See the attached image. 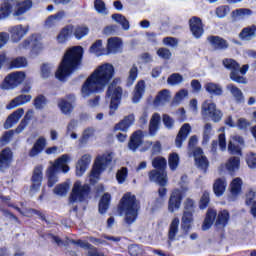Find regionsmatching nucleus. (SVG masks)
I'll list each match as a JSON object with an SVG mask.
<instances>
[{"mask_svg":"<svg viewBox=\"0 0 256 256\" xmlns=\"http://www.w3.org/2000/svg\"><path fill=\"white\" fill-rule=\"evenodd\" d=\"M73 35L75 39L80 41V39H83V37H86V35H89V27L85 25H77L73 31Z\"/></svg>","mask_w":256,"mask_h":256,"instance_id":"46","label":"nucleus"},{"mask_svg":"<svg viewBox=\"0 0 256 256\" xmlns=\"http://www.w3.org/2000/svg\"><path fill=\"white\" fill-rule=\"evenodd\" d=\"M243 187V180L241 178H234L230 183V193L231 195L237 196L241 193V189Z\"/></svg>","mask_w":256,"mask_h":256,"instance_id":"45","label":"nucleus"},{"mask_svg":"<svg viewBox=\"0 0 256 256\" xmlns=\"http://www.w3.org/2000/svg\"><path fill=\"white\" fill-rule=\"evenodd\" d=\"M171 100V95L169 94V90L164 89L158 92L154 99V104L155 105H161L163 103H169Z\"/></svg>","mask_w":256,"mask_h":256,"instance_id":"43","label":"nucleus"},{"mask_svg":"<svg viewBox=\"0 0 256 256\" xmlns=\"http://www.w3.org/2000/svg\"><path fill=\"white\" fill-rule=\"evenodd\" d=\"M167 83L168 85H179V83H183V75L173 73L168 77Z\"/></svg>","mask_w":256,"mask_h":256,"instance_id":"62","label":"nucleus"},{"mask_svg":"<svg viewBox=\"0 0 256 256\" xmlns=\"http://www.w3.org/2000/svg\"><path fill=\"white\" fill-rule=\"evenodd\" d=\"M152 167H154V169L148 173V177L149 181L161 186L158 189L159 198L156 199V203H161L165 201V197H167V188H165L167 185V159L155 157L152 160Z\"/></svg>","mask_w":256,"mask_h":256,"instance_id":"3","label":"nucleus"},{"mask_svg":"<svg viewBox=\"0 0 256 256\" xmlns=\"http://www.w3.org/2000/svg\"><path fill=\"white\" fill-rule=\"evenodd\" d=\"M215 221H217V210L215 208H208L202 223V231H209Z\"/></svg>","mask_w":256,"mask_h":256,"instance_id":"24","label":"nucleus"},{"mask_svg":"<svg viewBox=\"0 0 256 256\" xmlns=\"http://www.w3.org/2000/svg\"><path fill=\"white\" fill-rule=\"evenodd\" d=\"M89 195H91V186L89 184L82 185L81 181L77 180L70 194V202L76 203V201H80V203H83Z\"/></svg>","mask_w":256,"mask_h":256,"instance_id":"10","label":"nucleus"},{"mask_svg":"<svg viewBox=\"0 0 256 256\" xmlns=\"http://www.w3.org/2000/svg\"><path fill=\"white\" fill-rule=\"evenodd\" d=\"M222 63L225 69H228V71H231L230 72L231 81H234L235 83H240L242 85H246L247 78L239 75L240 64L235 59L225 58L222 61Z\"/></svg>","mask_w":256,"mask_h":256,"instance_id":"11","label":"nucleus"},{"mask_svg":"<svg viewBox=\"0 0 256 256\" xmlns=\"http://www.w3.org/2000/svg\"><path fill=\"white\" fill-rule=\"evenodd\" d=\"M103 47V40H96L91 46H90V53H94V55H102V49Z\"/></svg>","mask_w":256,"mask_h":256,"instance_id":"60","label":"nucleus"},{"mask_svg":"<svg viewBox=\"0 0 256 256\" xmlns=\"http://www.w3.org/2000/svg\"><path fill=\"white\" fill-rule=\"evenodd\" d=\"M47 103V97H45V95L43 94H39L38 96H36L33 101V105L37 111H43Z\"/></svg>","mask_w":256,"mask_h":256,"instance_id":"47","label":"nucleus"},{"mask_svg":"<svg viewBox=\"0 0 256 256\" xmlns=\"http://www.w3.org/2000/svg\"><path fill=\"white\" fill-rule=\"evenodd\" d=\"M140 209L141 203L138 201L137 196L131 192H126L118 204V211L125 214L124 221L127 225H133L137 221Z\"/></svg>","mask_w":256,"mask_h":256,"instance_id":"5","label":"nucleus"},{"mask_svg":"<svg viewBox=\"0 0 256 256\" xmlns=\"http://www.w3.org/2000/svg\"><path fill=\"white\" fill-rule=\"evenodd\" d=\"M119 83H121V78H114L112 82L108 85L106 91V97L110 99V116L115 115V112L117 111V109H119V106L121 105V99H123V88L121 86H117Z\"/></svg>","mask_w":256,"mask_h":256,"instance_id":"7","label":"nucleus"},{"mask_svg":"<svg viewBox=\"0 0 256 256\" xmlns=\"http://www.w3.org/2000/svg\"><path fill=\"white\" fill-rule=\"evenodd\" d=\"M27 67V59L25 57H17L10 62V69H21Z\"/></svg>","mask_w":256,"mask_h":256,"instance_id":"56","label":"nucleus"},{"mask_svg":"<svg viewBox=\"0 0 256 256\" xmlns=\"http://www.w3.org/2000/svg\"><path fill=\"white\" fill-rule=\"evenodd\" d=\"M135 89L136 91L134 93L133 101L134 103H137V101H139V99H141V97H143V95L145 94V81L144 80L138 81Z\"/></svg>","mask_w":256,"mask_h":256,"instance_id":"49","label":"nucleus"},{"mask_svg":"<svg viewBox=\"0 0 256 256\" xmlns=\"http://www.w3.org/2000/svg\"><path fill=\"white\" fill-rule=\"evenodd\" d=\"M181 203H183V191L179 188L172 190L168 200L169 213H175L181 209Z\"/></svg>","mask_w":256,"mask_h":256,"instance_id":"15","label":"nucleus"},{"mask_svg":"<svg viewBox=\"0 0 256 256\" xmlns=\"http://www.w3.org/2000/svg\"><path fill=\"white\" fill-rule=\"evenodd\" d=\"M72 245H78L82 249H88V256H105L103 253H99V250L95 246L91 245L89 242H84L83 240H70Z\"/></svg>","mask_w":256,"mask_h":256,"instance_id":"29","label":"nucleus"},{"mask_svg":"<svg viewBox=\"0 0 256 256\" xmlns=\"http://www.w3.org/2000/svg\"><path fill=\"white\" fill-rule=\"evenodd\" d=\"M211 131H213V126L211 123H206L204 125V131H203V145H207V142L211 139Z\"/></svg>","mask_w":256,"mask_h":256,"instance_id":"61","label":"nucleus"},{"mask_svg":"<svg viewBox=\"0 0 256 256\" xmlns=\"http://www.w3.org/2000/svg\"><path fill=\"white\" fill-rule=\"evenodd\" d=\"M195 200L187 198L184 202V211L181 219V229L184 231V235H189V231L193 228V221L195 218Z\"/></svg>","mask_w":256,"mask_h":256,"instance_id":"8","label":"nucleus"},{"mask_svg":"<svg viewBox=\"0 0 256 256\" xmlns=\"http://www.w3.org/2000/svg\"><path fill=\"white\" fill-rule=\"evenodd\" d=\"M13 150L11 148L6 147L0 151V171L5 173L11 165H13Z\"/></svg>","mask_w":256,"mask_h":256,"instance_id":"17","label":"nucleus"},{"mask_svg":"<svg viewBox=\"0 0 256 256\" xmlns=\"http://www.w3.org/2000/svg\"><path fill=\"white\" fill-rule=\"evenodd\" d=\"M84 54L85 50L82 46H72L68 48L55 72L56 79H58V81H65L67 77H71L72 73L79 71L81 65H83Z\"/></svg>","mask_w":256,"mask_h":256,"instance_id":"2","label":"nucleus"},{"mask_svg":"<svg viewBox=\"0 0 256 256\" xmlns=\"http://www.w3.org/2000/svg\"><path fill=\"white\" fill-rule=\"evenodd\" d=\"M25 77V72H13L4 78L0 87L4 90L15 89V87H18V85L25 81Z\"/></svg>","mask_w":256,"mask_h":256,"instance_id":"13","label":"nucleus"},{"mask_svg":"<svg viewBox=\"0 0 256 256\" xmlns=\"http://www.w3.org/2000/svg\"><path fill=\"white\" fill-rule=\"evenodd\" d=\"M227 189V179L226 178H218L214 181L213 191L216 197H223L225 191Z\"/></svg>","mask_w":256,"mask_h":256,"instance_id":"34","label":"nucleus"},{"mask_svg":"<svg viewBox=\"0 0 256 256\" xmlns=\"http://www.w3.org/2000/svg\"><path fill=\"white\" fill-rule=\"evenodd\" d=\"M68 161H71V156L69 154H63L58 157L54 163L49 166L46 170V177H47V186L48 187H55V185L59 181L58 173L62 171V173H69L70 167L67 165Z\"/></svg>","mask_w":256,"mask_h":256,"instance_id":"6","label":"nucleus"},{"mask_svg":"<svg viewBox=\"0 0 256 256\" xmlns=\"http://www.w3.org/2000/svg\"><path fill=\"white\" fill-rule=\"evenodd\" d=\"M256 25L245 27L239 33V38L241 41H249L251 37H255Z\"/></svg>","mask_w":256,"mask_h":256,"instance_id":"41","label":"nucleus"},{"mask_svg":"<svg viewBox=\"0 0 256 256\" xmlns=\"http://www.w3.org/2000/svg\"><path fill=\"white\" fill-rule=\"evenodd\" d=\"M204 87L210 95H215L216 97L223 95V88H221L219 84L208 82Z\"/></svg>","mask_w":256,"mask_h":256,"instance_id":"42","label":"nucleus"},{"mask_svg":"<svg viewBox=\"0 0 256 256\" xmlns=\"http://www.w3.org/2000/svg\"><path fill=\"white\" fill-rule=\"evenodd\" d=\"M0 21L14 17H23L33 9V0H0Z\"/></svg>","mask_w":256,"mask_h":256,"instance_id":"4","label":"nucleus"},{"mask_svg":"<svg viewBox=\"0 0 256 256\" xmlns=\"http://www.w3.org/2000/svg\"><path fill=\"white\" fill-rule=\"evenodd\" d=\"M31 95L21 94L15 97L7 106V109H15V107H19V105H25V103H29L31 101Z\"/></svg>","mask_w":256,"mask_h":256,"instance_id":"36","label":"nucleus"},{"mask_svg":"<svg viewBox=\"0 0 256 256\" xmlns=\"http://www.w3.org/2000/svg\"><path fill=\"white\" fill-rule=\"evenodd\" d=\"M112 19L113 21H116V23H119V25H121L122 29L124 31H129V20H127V18L125 16H123V14H113L112 15Z\"/></svg>","mask_w":256,"mask_h":256,"instance_id":"48","label":"nucleus"},{"mask_svg":"<svg viewBox=\"0 0 256 256\" xmlns=\"http://www.w3.org/2000/svg\"><path fill=\"white\" fill-rule=\"evenodd\" d=\"M113 77H115L113 64L105 63L98 66L82 85V97H89L93 93L105 91V87L111 83Z\"/></svg>","mask_w":256,"mask_h":256,"instance_id":"1","label":"nucleus"},{"mask_svg":"<svg viewBox=\"0 0 256 256\" xmlns=\"http://www.w3.org/2000/svg\"><path fill=\"white\" fill-rule=\"evenodd\" d=\"M227 89L230 90V93H232L233 97L236 99L237 103H243V92L241 89H239L235 84H229L227 86Z\"/></svg>","mask_w":256,"mask_h":256,"instance_id":"52","label":"nucleus"},{"mask_svg":"<svg viewBox=\"0 0 256 256\" xmlns=\"http://www.w3.org/2000/svg\"><path fill=\"white\" fill-rule=\"evenodd\" d=\"M253 14V10L249 9V8H239L236 9L234 11H232L231 13V17L232 19H239L245 17V15H252Z\"/></svg>","mask_w":256,"mask_h":256,"instance_id":"54","label":"nucleus"},{"mask_svg":"<svg viewBox=\"0 0 256 256\" xmlns=\"http://www.w3.org/2000/svg\"><path fill=\"white\" fill-rule=\"evenodd\" d=\"M111 206V194L109 192L104 193L98 203V211L100 215H105L109 211Z\"/></svg>","mask_w":256,"mask_h":256,"instance_id":"33","label":"nucleus"},{"mask_svg":"<svg viewBox=\"0 0 256 256\" xmlns=\"http://www.w3.org/2000/svg\"><path fill=\"white\" fill-rule=\"evenodd\" d=\"M195 162L197 163L198 167L202 169V171H207L209 169V160L207 156H200L195 158Z\"/></svg>","mask_w":256,"mask_h":256,"instance_id":"64","label":"nucleus"},{"mask_svg":"<svg viewBox=\"0 0 256 256\" xmlns=\"http://www.w3.org/2000/svg\"><path fill=\"white\" fill-rule=\"evenodd\" d=\"M201 115L204 119H211L213 123H219L223 119V112L217 109V104L211 100H205L201 106Z\"/></svg>","mask_w":256,"mask_h":256,"instance_id":"9","label":"nucleus"},{"mask_svg":"<svg viewBox=\"0 0 256 256\" xmlns=\"http://www.w3.org/2000/svg\"><path fill=\"white\" fill-rule=\"evenodd\" d=\"M27 31V29L23 28V25H16L9 29L11 39L14 43H19V40L27 35Z\"/></svg>","mask_w":256,"mask_h":256,"instance_id":"32","label":"nucleus"},{"mask_svg":"<svg viewBox=\"0 0 256 256\" xmlns=\"http://www.w3.org/2000/svg\"><path fill=\"white\" fill-rule=\"evenodd\" d=\"M144 139H145V134L143 130L134 131L130 136V139L128 142V149L130 151H133V153H135V151H137V149H139L141 145H143Z\"/></svg>","mask_w":256,"mask_h":256,"instance_id":"18","label":"nucleus"},{"mask_svg":"<svg viewBox=\"0 0 256 256\" xmlns=\"http://www.w3.org/2000/svg\"><path fill=\"white\" fill-rule=\"evenodd\" d=\"M256 193L253 190H250L247 194H246V200L245 203L247 205V207H250V214L254 217V219H256Z\"/></svg>","mask_w":256,"mask_h":256,"instance_id":"38","label":"nucleus"},{"mask_svg":"<svg viewBox=\"0 0 256 256\" xmlns=\"http://www.w3.org/2000/svg\"><path fill=\"white\" fill-rule=\"evenodd\" d=\"M179 218L175 217L170 223L169 230H168V239L169 241H175L177 237V233H179Z\"/></svg>","mask_w":256,"mask_h":256,"instance_id":"40","label":"nucleus"},{"mask_svg":"<svg viewBox=\"0 0 256 256\" xmlns=\"http://www.w3.org/2000/svg\"><path fill=\"white\" fill-rule=\"evenodd\" d=\"M229 221H231L229 210H220L216 216L215 227H218V229H225V227L229 225Z\"/></svg>","mask_w":256,"mask_h":256,"instance_id":"21","label":"nucleus"},{"mask_svg":"<svg viewBox=\"0 0 256 256\" xmlns=\"http://www.w3.org/2000/svg\"><path fill=\"white\" fill-rule=\"evenodd\" d=\"M160 127H161V115L159 113H154L150 119L149 126H148V133L150 137H155Z\"/></svg>","mask_w":256,"mask_h":256,"instance_id":"28","label":"nucleus"},{"mask_svg":"<svg viewBox=\"0 0 256 256\" xmlns=\"http://www.w3.org/2000/svg\"><path fill=\"white\" fill-rule=\"evenodd\" d=\"M94 135H95V129L91 127L86 128L79 139V145L81 146L87 145V143H89L90 137H93Z\"/></svg>","mask_w":256,"mask_h":256,"instance_id":"51","label":"nucleus"},{"mask_svg":"<svg viewBox=\"0 0 256 256\" xmlns=\"http://www.w3.org/2000/svg\"><path fill=\"white\" fill-rule=\"evenodd\" d=\"M73 29L74 26L71 24L62 28L56 37L58 43H67V41H69V37H71V34L73 33Z\"/></svg>","mask_w":256,"mask_h":256,"instance_id":"37","label":"nucleus"},{"mask_svg":"<svg viewBox=\"0 0 256 256\" xmlns=\"http://www.w3.org/2000/svg\"><path fill=\"white\" fill-rule=\"evenodd\" d=\"M217 147H220L222 151H225L227 149V138L225 136V133H221L218 135V141L213 140L211 143V151L215 153L217 151Z\"/></svg>","mask_w":256,"mask_h":256,"instance_id":"39","label":"nucleus"},{"mask_svg":"<svg viewBox=\"0 0 256 256\" xmlns=\"http://www.w3.org/2000/svg\"><path fill=\"white\" fill-rule=\"evenodd\" d=\"M179 154H177V152H173L171 154H169L168 157V165L171 169V171H176L177 168L179 167Z\"/></svg>","mask_w":256,"mask_h":256,"instance_id":"53","label":"nucleus"},{"mask_svg":"<svg viewBox=\"0 0 256 256\" xmlns=\"http://www.w3.org/2000/svg\"><path fill=\"white\" fill-rule=\"evenodd\" d=\"M31 183L30 190L37 193L41 189V185H43V166H36L34 168Z\"/></svg>","mask_w":256,"mask_h":256,"instance_id":"19","label":"nucleus"},{"mask_svg":"<svg viewBox=\"0 0 256 256\" xmlns=\"http://www.w3.org/2000/svg\"><path fill=\"white\" fill-rule=\"evenodd\" d=\"M156 55H158V57L160 59H163L164 61H169V59H171V50H169L168 48L165 47H161L157 50Z\"/></svg>","mask_w":256,"mask_h":256,"instance_id":"63","label":"nucleus"},{"mask_svg":"<svg viewBox=\"0 0 256 256\" xmlns=\"http://www.w3.org/2000/svg\"><path fill=\"white\" fill-rule=\"evenodd\" d=\"M129 175V170L127 167H122L120 170L116 173V180L119 183V185H123L125 183L127 177Z\"/></svg>","mask_w":256,"mask_h":256,"instance_id":"58","label":"nucleus"},{"mask_svg":"<svg viewBox=\"0 0 256 256\" xmlns=\"http://www.w3.org/2000/svg\"><path fill=\"white\" fill-rule=\"evenodd\" d=\"M245 140L240 135H234L228 142V153L230 155H243L242 148Z\"/></svg>","mask_w":256,"mask_h":256,"instance_id":"16","label":"nucleus"},{"mask_svg":"<svg viewBox=\"0 0 256 256\" xmlns=\"http://www.w3.org/2000/svg\"><path fill=\"white\" fill-rule=\"evenodd\" d=\"M23 113H25V110L23 108H19L10 114L4 123V129H11V127L17 125V123H19V119L23 117Z\"/></svg>","mask_w":256,"mask_h":256,"instance_id":"27","label":"nucleus"},{"mask_svg":"<svg viewBox=\"0 0 256 256\" xmlns=\"http://www.w3.org/2000/svg\"><path fill=\"white\" fill-rule=\"evenodd\" d=\"M45 147H47V140L45 137H39L32 148L29 150V157H37V155H41L43 151H45Z\"/></svg>","mask_w":256,"mask_h":256,"instance_id":"25","label":"nucleus"},{"mask_svg":"<svg viewBox=\"0 0 256 256\" xmlns=\"http://www.w3.org/2000/svg\"><path fill=\"white\" fill-rule=\"evenodd\" d=\"M23 47H30L33 55H39L41 53V49H43V44H41V41H39L35 35H32L30 39L23 41Z\"/></svg>","mask_w":256,"mask_h":256,"instance_id":"23","label":"nucleus"},{"mask_svg":"<svg viewBox=\"0 0 256 256\" xmlns=\"http://www.w3.org/2000/svg\"><path fill=\"white\" fill-rule=\"evenodd\" d=\"M135 123V114H129L125 116L120 122L115 124L114 131H123L127 133L129 131V127Z\"/></svg>","mask_w":256,"mask_h":256,"instance_id":"26","label":"nucleus"},{"mask_svg":"<svg viewBox=\"0 0 256 256\" xmlns=\"http://www.w3.org/2000/svg\"><path fill=\"white\" fill-rule=\"evenodd\" d=\"M225 167L229 175H235V173L239 171V167H241V158L237 156L230 157L226 162Z\"/></svg>","mask_w":256,"mask_h":256,"instance_id":"31","label":"nucleus"},{"mask_svg":"<svg viewBox=\"0 0 256 256\" xmlns=\"http://www.w3.org/2000/svg\"><path fill=\"white\" fill-rule=\"evenodd\" d=\"M33 119V110H28L24 115V118L21 120L20 124L16 128L17 133H21L29 125V121Z\"/></svg>","mask_w":256,"mask_h":256,"instance_id":"50","label":"nucleus"},{"mask_svg":"<svg viewBox=\"0 0 256 256\" xmlns=\"http://www.w3.org/2000/svg\"><path fill=\"white\" fill-rule=\"evenodd\" d=\"M94 9L97 13L102 15H107V13H109V10H107V5L103 0H94Z\"/></svg>","mask_w":256,"mask_h":256,"instance_id":"57","label":"nucleus"},{"mask_svg":"<svg viewBox=\"0 0 256 256\" xmlns=\"http://www.w3.org/2000/svg\"><path fill=\"white\" fill-rule=\"evenodd\" d=\"M58 107L64 115H69L73 111V104L65 99L59 101Z\"/></svg>","mask_w":256,"mask_h":256,"instance_id":"55","label":"nucleus"},{"mask_svg":"<svg viewBox=\"0 0 256 256\" xmlns=\"http://www.w3.org/2000/svg\"><path fill=\"white\" fill-rule=\"evenodd\" d=\"M65 17H67V12L60 10L56 14L48 16L45 21V25H47V27H55L57 23H59V21H63Z\"/></svg>","mask_w":256,"mask_h":256,"instance_id":"35","label":"nucleus"},{"mask_svg":"<svg viewBox=\"0 0 256 256\" xmlns=\"http://www.w3.org/2000/svg\"><path fill=\"white\" fill-rule=\"evenodd\" d=\"M188 27L194 39H201L205 35V24L199 16H192L188 20Z\"/></svg>","mask_w":256,"mask_h":256,"instance_id":"14","label":"nucleus"},{"mask_svg":"<svg viewBox=\"0 0 256 256\" xmlns=\"http://www.w3.org/2000/svg\"><path fill=\"white\" fill-rule=\"evenodd\" d=\"M112 161H113V158H111V155H107V154L98 155L95 158L94 164L90 172V176L93 177V179H99L103 171H105L106 165H108Z\"/></svg>","mask_w":256,"mask_h":256,"instance_id":"12","label":"nucleus"},{"mask_svg":"<svg viewBox=\"0 0 256 256\" xmlns=\"http://www.w3.org/2000/svg\"><path fill=\"white\" fill-rule=\"evenodd\" d=\"M189 133H191V125L186 123L180 128L176 136V139H175L176 147L179 148L183 146V141L187 139V136L189 135Z\"/></svg>","mask_w":256,"mask_h":256,"instance_id":"30","label":"nucleus"},{"mask_svg":"<svg viewBox=\"0 0 256 256\" xmlns=\"http://www.w3.org/2000/svg\"><path fill=\"white\" fill-rule=\"evenodd\" d=\"M207 41L214 51H227L229 49V42L221 36L210 35L207 37Z\"/></svg>","mask_w":256,"mask_h":256,"instance_id":"20","label":"nucleus"},{"mask_svg":"<svg viewBox=\"0 0 256 256\" xmlns=\"http://www.w3.org/2000/svg\"><path fill=\"white\" fill-rule=\"evenodd\" d=\"M89 165H91V155L84 154L76 164V175L77 177H82L87 171Z\"/></svg>","mask_w":256,"mask_h":256,"instance_id":"22","label":"nucleus"},{"mask_svg":"<svg viewBox=\"0 0 256 256\" xmlns=\"http://www.w3.org/2000/svg\"><path fill=\"white\" fill-rule=\"evenodd\" d=\"M119 47H121V40L119 38H109L107 42V54L117 53Z\"/></svg>","mask_w":256,"mask_h":256,"instance_id":"44","label":"nucleus"},{"mask_svg":"<svg viewBox=\"0 0 256 256\" xmlns=\"http://www.w3.org/2000/svg\"><path fill=\"white\" fill-rule=\"evenodd\" d=\"M211 203V197L209 196V192L205 191L199 201V209L201 211H204V209H207L209 207V204Z\"/></svg>","mask_w":256,"mask_h":256,"instance_id":"59","label":"nucleus"}]
</instances>
